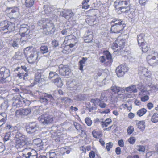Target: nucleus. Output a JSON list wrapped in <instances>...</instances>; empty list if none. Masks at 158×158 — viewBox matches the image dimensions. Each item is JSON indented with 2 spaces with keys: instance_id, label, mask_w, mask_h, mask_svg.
Masks as SVG:
<instances>
[{
  "instance_id": "obj_24",
  "label": "nucleus",
  "mask_w": 158,
  "mask_h": 158,
  "mask_svg": "<svg viewBox=\"0 0 158 158\" xmlns=\"http://www.w3.org/2000/svg\"><path fill=\"white\" fill-rule=\"evenodd\" d=\"M142 40H140L141 41ZM140 40H138L139 45L141 47L143 52L146 53L150 49L149 46L148 44L145 42L144 40L143 42H140Z\"/></svg>"
},
{
  "instance_id": "obj_37",
  "label": "nucleus",
  "mask_w": 158,
  "mask_h": 158,
  "mask_svg": "<svg viewBox=\"0 0 158 158\" xmlns=\"http://www.w3.org/2000/svg\"><path fill=\"white\" fill-rule=\"evenodd\" d=\"M37 151L34 149L31 150V153L26 158H37Z\"/></svg>"
},
{
  "instance_id": "obj_49",
  "label": "nucleus",
  "mask_w": 158,
  "mask_h": 158,
  "mask_svg": "<svg viewBox=\"0 0 158 158\" xmlns=\"http://www.w3.org/2000/svg\"><path fill=\"white\" fill-rule=\"evenodd\" d=\"M41 52L43 54L46 53L48 52V48L46 46H42L40 47Z\"/></svg>"
},
{
  "instance_id": "obj_7",
  "label": "nucleus",
  "mask_w": 158,
  "mask_h": 158,
  "mask_svg": "<svg viewBox=\"0 0 158 158\" xmlns=\"http://www.w3.org/2000/svg\"><path fill=\"white\" fill-rule=\"evenodd\" d=\"M38 120L43 124H48L53 122L54 117L52 115L44 113L39 117Z\"/></svg>"
},
{
  "instance_id": "obj_59",
  "label": "nucleus",
  "mask_w": 158,
  "mask_h": 158,
  "mask_svg": "<svg viewBox=\"0 0 158 158\" xmlns=\"http://www.w3.org/2000/svg\"><path fill=\"white\" fill-rule=\"evenodd\" d=\"M10 137V132H7L5 134V136L4 138V140L6 141L9 139Z\"/></svg>"
},
{
  "instance_id": "obj_22",
  "label": "nucleus",
  "mask_w": 158,
  "mask_h": 158,
  "mask_svg": "<svg viewBox=\"0 0 158 158\" xmlns=\"http://www.w3.org/2000/svg\"><path fill=\"white\" fill-rule=\"evenodd\" d=\"M31 112V110L29 108L20 109L17 110L15 112L16 115L26 116L29 114Z\"/></svg>"
},
{
  "instance_id": "obj_1",
  "label": "nucleus",
  "mask_w": 158,
  "mask_h": 158,
  "mask_svg": "<svg viewBox=\"0 0 158 158\" xmlns=\"http://www.w3.org/2000/svg\"><path fill=\"white\" fill-rule=\"evenodd\" d=\"M39 53L37 49L32 46L26 47L24 49V54L27 61L31 64L37 63L38 62Z\"/></svg>"
},
{
  "instance_id": "obj_36",
  "label": "nucleus",
  "mask_w": 158,
  "mask_h": 158,
  "mask_svg": "<svg viewBox=\"0 0 158 158\" xmlns=\"http://www.w3.org/2000/svg\"><path fill=\"white\" fill-rule=\"evenodd\" d=\"M145 122L144 121H140L136 123L138 128L142 131L145 128Z\"/></svg>"
},
{
  "instance_id": "obj_43",
  "label": "nucleus",
  "mask_w": 158,
  "mask_h": 158,
  "mask_svg": "<svg viewBox=\"0 0 158 158\" xmlns=\"http://www.w3.org/2000/svg\"><path fill=\"white\" fill-rule=\"evenodd\" d=\"M60 155L55 152H52V151L49 152V158H60Z\"/></svg>"
},
{
  "instance_id": "obj_8",
  "label": "nucleus",
  "mask_w": 158,
  "mask_h": 158,
  "mask_svg": "<svg viewBox=\"0 0 158 158\" xmlns=\"http://www.w3.org/2000/svg\"><path fill=\"white\" fill-rule=\"evenodd\" d=\"M104 54L106 57L104 56H101L99 58L100 62L104 63L106 66H109L112 62V56L110 52L107 51H104Z\"/></svg>"
},
{
  "instance_id": "obj_18",
  "label": "nucleus",
  "mask_w": 158,
  "mask_h": 158,
  "mask_svg": "<svg viewBox=\"0 0 158 158\" xmlns=\"http://www.w3.org/2000/svg\"><path fill=\"white\" fill-rule=\"evenodd\" d=\"M38 128L37 124L35 122L30 123L26 126V131L29 133H33L37 130Z\"/></svg>"
},
{
  "instance_id": "obj_14",
  "label": "nucleus",
  "mask_w": 158,
  "mask_h": 158,
  "mask_svg": "<svg viewBox=\"0 0 158 158\" xmlns=\"http://www.w3.org/2000/svg\"><path fill=\"white\" fill-rule=\"evenodd\" d=\"M120 87H118L115 85L112 86L110 88L111 90L114 92V94L111 95L110 100L112 102H115L118 99V95L117 93H118L121 90Z\"/></svg>"
},
{
  "instance_id": "obj_4",
  "label": "nucleus",
  "mask_w": 158,
  "mask_h": 158,
  "mask_svg": "<svg viewBox=\"0 0 158 158\" xmlns=\"http://www.w3.org/2000/svg\"><path fill=\"white\" fill-rule=\"evenodd\" d=\"M148 63L151 66L158 65V53L152 50L147 56L146 59Z\"/></svg>"
},
{
  "instance_id": "obj_48",
  "label": "nucleus",
  "mask_w": 158,
  "mask_h": 158,
  "mask_svg": "<svg viewBox=\"0 0 158 158\" xmlns=\"http://www.w3.org/2000/svg\"><path fill=\"white\" fill-rule=\"evenodd\" d=\"M71 99L68 97H63L61 98V103L64 104H66L68 102L69 103Z\"/></svg>"
},
{
  "instance_id": "obj_2",
  "label": "nucleus",
  "mask_w": 158,
  "mask_h": 158,
  "mask_svg": "<svg viewBox=\"0 0 158 158\" xmlns=\"http://www.w3.org/2000/svg\"><path fill=\"white\" fill-rule=\"evenodd\" d=\"M110 32L112 33L118 34L121 33L124 31L126 24L123 23L120 19H114L110 22Z\"/></svg>"
},
{
  "instance_id": "obj_57",
  "label": "nucleus",
  "mask_w": 158,
  "mask_h": 158,
  "mask_svg": "<svg viewBox=\"0 0 158 158\" xmlns=\"http://www.w3.org/2000/svg\"><path fill=\"white\" fill-rule=\"evenodd\" d=\"M100 102V99H92L91 100V102L94 104L95 106H96L97 105H99Z\"/></svg>"
},
{
  "instance_id": "obj_32",
  "label": "nucleus",
  "mask_w": 158,
  "mask_h": 158,
  "mask_svg": "<svg viewBox=\"0 0 158 158\" xmlns=\"http://www.w3.org/2000/svg\"><path fill=\"white\" fill-rule=\"evenodd\" d=\"M146 158H158V154L156 152H147L146 155Z\"/></svg>"
},
{
  "instance_id": "obj_44",
  "label": "nucleus",
  "mask_w": 158,
  "mask_h": 158,
  "mask_svg": "<svg viewBox=\"0 0 158 158\" xmlns=\"http://www.w3.org/2000/svg\"><path fill=\"white\" fill-rule=\"evenodd\" d=\"M147 112V110L144 108H142L138 110L137 114L139 117L143 116Z\"/></svg>"
},
{
  "instance_id": "obj_31",
  "label": "nucleus",
  "mask_w": 158,
  "mask_h": 158,
  "mask_svg": "<svg viewBox=\"0 0 158 158\" xmlns=\"http://www.w3.org/2000/svg\"><path fill=\"white\" fill-rule=\"evenodd\" d=\"M87 57H83L78 62L79 69L82 71H83V67L85 66V62L87 60Z\"/></svg>"
},
{
  "instance_id": "obj_13",
  "label": "nucleus",
  "mask_w": 158,
  "mask_h": 158,
  "mask_svg": "<svg viewBox=\"0 0 158 158\" xmlns=\"http://www.w3.org/2000/svg\"><path fill=\"white\" fill-rule=\"evenodd\" d=\"M33 144L37 151H40L44 150L43 143L40 139H34L33 141Z\"/></svg>"
},
{
  "instance_id": "obj_45",
  "label": "nucleus",
  "mask_w": 158,
  "mask_h": 158,
  "mask_svg": "<svg viewBox=\"0 0 158 158\" xmlns=\"http://www.w3.org/2000/svg\"><path fill=\"white\" fill-rule=\"evenodd\" d=\"M80 149L81 151H82L83 153H86L87 150L88 151L91 150V147L90 146H88L85 147L84 146H82L80 147Z\"/></svg>"
},
{
  "instance_id": "obj_51",
  "label": "nucleus",
  "mask_w": 158,
  "mask_h": 158,
  "mask_svg": "<svg viewBox=\"0 0 158 158\" xmlns=\"http://www.w3.org/2000/svg\"><path fill=\"white\" fill-rule=\"evenodd\" d=\"M94 19L91 18L90 17L87 18L86 19V22L90 25H93L94 24Z\"/></svg>"
},
{
  "instance_id": "obj_25",
  "label": "nucleus",
  "mask_w": 158,
  "mask_h": 158,
  "mask_svg": "<svg viewBox=\"0 0 158 158\" xmlns=\"http://www.w3.org/2000/svg\"><path fill=\"white\" fill-rule=\"evenodd\" d=\"M131 6L121 7L120 8L115 9L117 12L119 14L128 13L131 9Z\"/></svg>"
},
{
  "instance_id": "obj_46",
  "label": "nucleus",
  "mask_w": 158,
  "mask_h": 158,
  "mask_svg": "<svg viewBox=\"0 0 158 158\" xmlns=\"http://www.w3.org/2000/svg\"><path fill=\"white\" fill-rule=\"evenodd\" d=\"M31 150L29 148H23V150L22 151L23 152V156L26 158L31 153Z\"/></svg>"
},
{
  "instance_id": "obj_42",
  "label": "nucleus",
  "mask_w": 158,
  "mask_h": 158,
  "mask_svg": "<svg viewBox=\"0 0 158 158\" xmlns=\"http://www.w3.org/2000/svg\"><path fill=\"white\" fill-rule=\"evenodd\" d=\"M89 0H84L82 3V8L84 9H87L90 7V5L88 4Z\"/></svg>"
},
{
  "instance_id": "obj_33",
  "label": "nucleus",
  "mask_w": 158,
  "mask_h": 158,
  "mask_svg": "<svg viewBox=\"0 0 158 158\" xmlns=\"http://www.w3.org/2000/svg\"><path fill=\"white\" fill-rule=\"evenodd\" d=\"M6 120V113H0V127L5 123Z\"/></svg>"
},
{
  "instance_id": "obj_58",
  "label": "nucleus",
  "mask_w": 158,
  "mask_h": 158,
  "mask_svg": "<svg viewBox=\"0 0 158 158\" xmlns=\"http://www.w3.org/2000/svg\"><path fill=\"white\" fill-rule=\"evenodd\" d=\"M149 95L147 94H146L145 95H143V96H142L140 98L141 101L142 102H145L148 100L149 98Z\"/></svg>"
},
{
  "instance_id": "obj_6",
  "label": "nucleus",
  "mask_w": 158,
  "mask_h": 158,
  "mask_svg": "<svg viewBox=\"0 0 158 158\" xmlns=\"http://www.w3.org/2000/svg\"><path fill=\"white\" fill-rule=\"evenodd\" d=\"M15 70L19 71L16 76L19 79H25V77L28 75V70L25 65H21L20 67H17Z\"/></svg>"
},
{
  "instance_id": "obj_23",
  "label": "nucleus",
  "mask_w": 158,
  "mask_h": 158,
  "mask_svg": "<svg viewBox=\"0 0 158 158\" xmlns=\"http://www.w3.org/2000/svg\"><path fill=\"white\" fill-rule=\"evenodd\" d=\"M139 73L141 74H143L147 77L151 78V72L145 67H140L139 69Z\"/></svg>"
},
{
  "instance_id": "obj_3",
  "label": "nucleus",
  "mask_w": 158,
  "mask_h": 158,
  "mask_svg": "<svg viewBox=\"0 0 158 158\" xmlns=\"http://www.w3.org/2000/svg\"><path fill=\"white\" fill-rule=\"evenodd\" d=\"M15 147L19 152H22L25 148L27 144L25 136L19 132H17L15 138Z\"/></svg>"
},
{
  "instance_id": "obj_54",
  "label": "nucleus",
  "mask_w": 158,
  "mask_h": 158,
  "mask_svg": "<svg viewBox=\"0 0 158 158\" xmlns=\"http://www.w3.org/2000/svg\"><path fill=\"white\" fill-rule=\"evenodd\" d=\"M58 76V74L56 72L51 71L49 73L48 78L51 79L53 78L55 76Z\"/></svg>"
},
{
  "instance_id": "obj_63",
  "label": "nucleus",
  "mask_w": 158,
  "mask_h": 158,
  "mask_svg": "<svg viewBox=\"0 0 158 158\" xmlns=\"http://www.w3.org/2000/svg\"><path fill=\"white\" fill-rule=\"evenodd\" d=\"M118 144L120 147H123L124 145L123 140V139H120L118 140Z\"/></svg>"
},
{
  "instance_id": "obj_62",
  "label": "nucleus",
  "mask_w": 158,
  "mask_h": 158,
  "mask_svg": "<svg viewBox=\"0 0 158 158\" xmlns=\"http://www.w3.org/2000/svg\"><path fill=\"white\" fill-rule=\"evenodd\" d=\"M149 0H138L139 3L141 6H145Z\"/></svg>"
},
{
  "instance_id": "obj_41",
  "label": "nucleus",
  "mask_w": 158,
  "mask_h": 158,
  "mask_svg": "<svg viewBox=\"0 0 158 158\" xmlns=\"http://www.w3.org/2000/svg\"><path fill=\"white\" fill-rule=\"evenodd\" d=\"M151 120L152 122L156 123L158 122V114L154 113L152 116Z\"/></svg>"
},
{
  "instance_id": "obj_35",
  "label": "nucleus",
  "mask_w": 158,
  "mask_h": 158,
  "mask_svg": "<svg viewBox=\"0 0 158 158\" xmlns=\"http://www.w3.org/2000/svg\"><path fill=\"white\" fill-rule=\"evenodd\" d=\"M53 82L58 87H61L63 85L62 81L60 77H58L54 79Z\"/></svg>"
},
{
  "instance_id": "obj_55",
  "label": "nucleus",
  "mask_w": 158,
  "mask_h": 158,
  "mask_svg": "<svg viewBox=\"0 0 158 158\" xmlns=\"http://www.w3.org/2000/svg\"><path fill=\"white\" fill-rule=\"evenodd\" d=\"M113 145V143L112 142H109L106 144V148L108 151H109Z\"/></svg>"
},
{
  "instance_id": "obj_38",
  "label": "nucleus",
  "mask_w": 158,
  "mask_h": 158,
  "mask_svg": "<svg viewBox=\"0 0 158 158\" xmlns=\"http://www.w3.org/2000/svg\"><path fill=\"white\" fill-rule=\"evenodd\" d=\"M127 91L130 92H131L136 93L137 90L135 85H132L126 88Z\"/></svg>"
},
{
  "instance_id": "obj_12",
  "label": "nucleus",
  "mask_w": 158,
  "mask_h": 158,
  "mask_svg": "<svg viewBox=\"0 0 158 158\" xmlns=\"http://www.w3.org/2000/svg\"><path fill=\"white\" fill-rule=\"evenodd\" d=\"M19 11L18 7L14 6L7 8L5 11L6 15L10 18H14L13 16Z\"/></svg>"
},
{
  "instance_id": "obj_34",
  "label": "nucleus",
  "mask_w": 158,
  "mask_h": 158,
  "mask_svg": "<svg viewBox=\"0 0 158 158\" xmlns=\"http://www.w3.org/2000/svg\"><path fill=\"white\" fill-rule=\"evenodd\" d=\"M43 29H46L47 31H51L54 29L55 26L52 23H48L45 26L43 27Z\"/></svg>"
},
{
  "instance_id": "obj_30",
  "label": "nucleus",
  "mask_w": 158,
  "mask_h": 158,
  "mask_svg": "<svg viewBox=\"0 0 158 158\" xmlns=\"http://www.w3.org/2000/svg\"><path fill=\"white\" fill-rule=\"evenodd\" d=\"M140 92L139 93V95L143 96L145 94L148 95H150V93L149 91L147 90L146 87L143 85H140L139 88Z\"/></svg>"
},
{
  "instance_id": "obj_64",
  "label": "nucleus",
  "mask_w": 158,
  "mask_h": 158,
  "mask_svg": "<svg viewBox=\"0 0 158 158\" xmlns=\"http://www.w3.org/2000/svg\"><path fill=\"white\" fill-rule=\"evenodd\" d=\"M52 45L54 47H56L58 46L59 43L57 40H53L52 41Z\"/></svg>"
},
{
  "instance_id": "obj_53",
  "label": "nucleus",
  "mask_w": 158,
  "mask_h": 158,
  "mask_svg": "<svg viewBox=\"0 0 158 158\" xmlns=\"http://www.w3.org/2000/svg\"><path fill=\"white\" fill-rule=\"evenodd\" d=\"M128 141L131 144H133L136 141V139L133 136L130 137L128 139Z\"/></svg>"
},
{
  "instance_id": "obj_20",
  "label": "nucleus",
  "mask_w": 158,
  "mask_h": 158,
  "mask_svg": "<svg viewBox=\"0 0 158 158\" xmlns=\"http://www.w3.org/2000/svg\"><path fill=\"white\" fill-rule=\"evenodd\" d=\"M60 15L66 19H69L74 15V14L71 9H63L60 12Z\"/></svg>"
},
{
  "instance_id": "obj_17",
  "label": "nucleus",
  "mask_w": 158,
  "mask_h": 158,
  "mask_svg": "<svg viewBox=\"0 0 158 158\" xmlns=\"http://www.w3.org/2000/svg\"><path fill=\"white\" fill-rule=\"evenodd\" d=\"M112 122V121L111 118H108L104 121L101 122L100 124L104 131H109L111 130L112 127V125L110 126Z\"/></svg>"
},
{
  "instance_id": "obj_39",
  "label": "nucleus",
  "mask_w": 158,
  "mask_h": 158,
  "mask_svg": "<svg viewBox=\"0 0 158 158\" xmlns=\"http://www.w3.org/2000/svg\"><path fill=\"white\" fill-rule=\"evenodd\" d=\"M35 0H25V5L26 7L30 8L33 6L34 5Z\"/></svg>"
},
{
  "instance_id": "obj_61",
  "label": "nucleus",
  "mask_w": 158,
  "mask_h": 158,
  "mask_svg": "<svg viewBox=\"0 0 158 158\" xmlns=\"http://www.w3.org/2000/svg\"><path fill=\"white\" fill-rule=\"evenodd\" d=\"M96 152L94 151H91L89 153V158H94L95 157Z\"/></svg>"
},
{
  "instance_id": "obj_29",
  "label": "nucleus",
  "mask_w": 158,
  "mask_h": 158,
  "mask_svg": "<svg viewBox=\"0 0 158 158\" xmlns=\"http://www.w3.org/2000/svg\"><path fill=\"white\" fill-rule=\"evenodd\" d=\"M41 74L39 73H36L35 75L34 82L31 83L30 86L33 87L37 83L41 82Z\"/></svg>"
},
{
  "instance_id": "obj_5",
  "label": "nucleus",
  "mask_w": 158,
  "mask_h": 158,
  "mask_svg": "<svg viewBox=\"0 0 158 158\" xmlns=\"http://www.w3.org/2000/svg\"><path fill=\"white\" fill-rule=\"evenodd\" d=\"M15 29V24L7 20L2 21L0 23V31H2L7 30L9 33L14 31Z\"/></svg>"
},
{
  "instance_id": "obj_27",
  "label": "nucleus",
  "mask_w": 158,
  "mask_h": 158,
  "mask_svg": "<svg viewBox=\"0 0 158 158\" xmlns=\"http://www.w3.org/2000/svg\"><path fill=\"white\" fill-rule=\"evenodd\" d=\"M45 98H47L50 99L53 98V97L51 95L46 93L45 94L44 97L40 96L39 98V101L40 102L44 103L45 105L47 104L48 102V100Z\"/></svg>"
},
{
  "instance_id": "obj_19",
  "label": "nucleus",
  "mask_w": 158,
  "mask_h": 158,
  "mask_svg": "<svg viewBox=\"0 0 158 158\" xmlns=\"http://www.w3.org/2000/svg\"><path fill=\"white\" fill-rule=\"evenodd\" d=\"M58 71L59 74L63 76L68 75L70 73L71 70L67 65H62L59 67Z\"/></svg>"
},
{
  "instance_id": "obj_47",
  "label": "nucleus",
  "mask_w": 158,
  "mask_h": 158,
  "mask_svg": "<svg viewBox=\"0 0 158 158\" xmlns=\"http://www.w3.org/2000/svg\"><path fill=\"white\" fill-rule=\"evenodd\" d=\"M74 125L76 129L78 131H80L81 132H83L84 130L83 128L80 124L77 122H74Z\"/></svg>"
},
{
  "instance_id": "obj_9",
  "label": "nucleus",
  "mask_w": 158,
  "mask_h": 158,
  "mask_svg": "<svg viewBox=\"0 0 158 158\" xmlns=\"http://www.w3.org/2000/svg\"><path fill=\"white\" fill-rule=\"evenodd\" d=\"M22 100H23V103L25 104L26 105L29 104V101L26 100L24 98H22L21 95H19L15 98V101L13 102V105L17 107H22L23 106V102Z\"/></svg>"
},
{
  "instance_id": "obj_21",
  "label": "nucleus",
  "mask_w": 158,
  "mask_h": 158,
  "mask_svg": "<svg viewBox=\"0 0 158 158\" xmlns=\"http://www.w3.org/2000/svg\"><path fill=\"white\" fill-rule=\"evenodd\" d=\"M29 30L28 26L26 24H23L21 26L19 30V34L22 37H24L27 35L29 32L27 31Z\"/></svg>"
},
{
  "instance_id": "obj_60",
  "label": "nucleus",
  "mask_w": 158,
  "mask_h": 158,
  "mask_svg": "<svg viewBox=\"0 0 158 158\" xmlns=\"http://www.w3.org/2000/svg\"><path fill=\"white\" fill-rule=\"evenodd\" d=\"M86 123L88 126H90L92 124V121L89 118H86L85 119Z\"/></svg>"
},
{
  "instance_id": "obj_16",
  "label": "nucleus",
  "mask_w": 158,
  "mask_h": 158,
  "mask_svg": "<svg viewBox=\"0 0 158 158\" xmlns=\"http://www.w3.org/2000/svg\"><path fill=\"white\" fill-rule=\"evenodd\" d=\"M0 82H2L10 76V70L5 67H2L0 69Z\"/></svg>"
},
{
  "instance_id": "obj_50",
  "label": "nucleus",
  "mask_w": 158,
  "mask_h": 158,
  "mask_svg": "<svg viewBox=\"0 0 158 158\" xmlns=\"http://www.w3.org/2000/svg\"><path fill=\"white\" fill-rule=\"evenodd\" d=\"M134 131V127L132 126H129L127 129V132L128 135L132 134Z\"/></svg>"
},
{
  "instance_id": "obj_52",
  "label": "nucleus",
  "mask_w": 158,
  "mask_h": 158,
  "mask_svg": "<svg viewBox=\"0 0 158 158\" xmlns=\"http://www.w3.org/2000/svg\"><path fill=\"white\" fill-rule=\"evenodd\" d=\"M137 150L139 152H144L145 151V147L142 145H138L137 146Z\"/></svg>"
},
{
  "instance_id": "obj_15",
  "label": "nucleus",
  "mask_w": 158,
  "mask_h": 158,
  "mask_svg": "<svg viewBox=\"0 0 158 158\" xmlns=\"http://www.w3.org/2000/svg\"><path fill=\"white\" fill-rule=\"evenodd\" d=\"M114 6L115 9L120 7L131 6L130 0H116L114 2Z\"/></svg>"
},
{
  "instance_id": "obj_11",
  "label": "nucleus",
  "mask_w": 158,
  "mask_h": 158,
  "mask_svg": "<svg viewBox=\"0 0 158 158\" xmlns=\"http://www.w3.org/2000/svg\"><path fill=\"white\" fill-rule=\"evenodd\" d=\"M123 40H119L118 43L114 42L112 44L111 48L114 52H122V50L124 48L125 44Z\"/></svg>"
},
{
  "instance_id": "obj_26",
  "label": "nucleus",
  "mask_w": 158,
  "mask_h": 158,
  "mask_svg": "<svg viewBox=\"0 0 158 158\" xmlns=\"http://www.w3.org/2000/svg\"><path fill=\"white\" fill-rule=\"evenodd\" d=\"M107 101V97L106 96L105 93L101 94L100 97V102L99 106L101 108H104L106 106V104L104 102H106Z\"/></svg>"
},
{
  "instance_id": "obj_28",
  "label": "nucleus",
  "mask_w": 158,
  "mask_h": 158,
  "mask_svg": "<svg viewBox=\"0 0 158 158\" xmlns=\"http://www.w3.org/2000/svg\"><path fill=\"white\" fill-rule=\"evenodd\" d=\"M93 137L95 138L100 139L103 136V133L100 130L94 129L92 131Z\"/></svg>"
},
{
  "instance_id": "obj_56",
  "label": "nucleus",
  "mask_w": 158,
  "mask_h": 158,
  "mask_svg": "<svg viewBox=\"0 0 158 158\" xmlns=\"http://www.w3.org/2000/svg\"><path fill=\"white\" fill-rule=\"evenodd\" d=\"M53 139L57 143H59L60 142L61 138L59 135H54L52 136Z\"/></svg>"
},
{
  "instance_id": "obj_40",
  "label": "nucleus",
  "mask_w": 158,
  "mask_h": 158,
  "mask_svg": "<svg viewBox=\"0 0 158 158\" xmlns=\"http://www.w3.org/2000/svg\"><path fill=\"white\" fill-rule=\"evenodd\" d=\"M73 51L71 49L69 48V47L67 45H66L64 47L63 49L62 52L66 54H69L71 53Z\"/></svg>"
},
{
  "instance_id": "obj_10",
  "label": "nucleus",
  "mask_w": 158,
  "mask_h": 158,
  "mask_svg": "<svg viewBox=\"0 0 158 158\" xmlns=\"http://www.w3.org/2000/svg\"><path fill=\"white\" fill-rule=\"evenodd\" d=\"M128 70V68L125 64H121L117 67L116 72L118 77L123 76Z\"/></svg>"
}]
</instances>
